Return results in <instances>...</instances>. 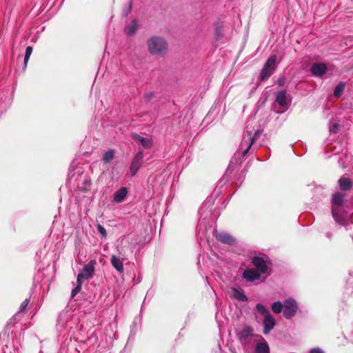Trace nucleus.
Returning <instances> with one entry per match:
<instances>
[{
    "instance_id": "473e14b6",
    "label": "nucleus",
    "mask_w": 353,
    "mask_h": 353,
    "mask_svg": "<svg viewBox=\"0 0 353 353\" xmlns=\"http://www.w3.org/2000/svg\"><path fill=\"white\" fill-rule=\"evenodd\" d=\"M154 94L152 92H150L145 94V97L147 101L150 100L152 98H153Z\"/></svg>"
},
{
    "instance_id": "dca6fc26",
    "label": "nucleus",
    "mask_w": 353,
    "mask_h": 353,
    "mask_svg": "<svg viewBox=\"0 0 353 353\" xmlns=\"http://www.w3.org/2000/svg\"><path fill=\"white\" fill-rule=\"evenodd\" d=\"M232 297L239 301H246L248 300L247 296L245 295L242 290H238L236 288L232 289Z\"/></svg>"
},
{
    "instance_id": "2eb2a0df",
    "label": "nucleus",
    "mask_w": 353,
    "mask_h": 353,
    "mask_svg": "<svg viewBox=\"0 0 353 353\" xmlns=\"http://www.w3.org/2000/svg\"><path fill=\"white\" fill-rule=\"evenodd\" d=\"M132 137L134 139L138 140L142 146L145 148H150L152 145V140L151 139L143 137L137 134H133Z\"/></svg>"
},
{
    "instance_id": "6ab92c4d",
    "label": "nucleus",
    "mask_w": 353,
    "mask_h": 353,
    "mask_svg": "<svg viewBox=\"0 0 353 353\" xmlns=\"http://www.w3.org/2000/svg\"><path fill=\"white\" fill-rule=\"evenodd\" d=\"M339 185L340 188L343 190H347L352 188L351 181L349 179L345 177L341 178L339 180Z\"/></svg>"
},
{
    "instance_id": "c756f323",
    "label": "nucleus",
    "mask_w": 353,
    "mask_h": 353,
    "mask_svg": "<svg viewBox=\"0 0 353 353\" xmlns=\"http://www.w3.org/2000/svg\"><path fill=\"white\" fill-rule=\"evenodd\" d=\"M339 130V125L337 123H332L330 125V130L333 133H337Z\"/></svg>"
},
{
    "instance_id": "1a4fd4ad",
    "label": "nucleus",
    "mask_w": 353,
    "mask_h": 353,
    "mask_svg": "<svg viewBox=\"0 0 353 353\" xmlns=\"http://www.w3.org/2000/svg\"><path fill=\"white\" fill-rule=\"evenodd\" d=\"M252 263L256 268L259 272L261 274L267 273L268 267L264 259L259 256H255L252 259Z\"/></svg>"
},
{
    "instance_id": "ddd939ff",
    "label": "nucleus",
    "mask_w": 353,
    "mask_h": 353,
    "mask_svg": "<svg viewBox=\"0 0 353 353\" xmlns=\"http://www.w3.org/2000/svg\"><path fill=\"white\" fill-rule=\"evenodd\" d=\"M243 277L248 281H254L260 279V274L257 270L251 268L243 272Z\"/></svg>"
},
{
    "instance_id": "20e7f679",
    "label": "nucleus",
    "mask_w": 353,
    "mask_h": 353,
    "mask_svg": "<svg viewBox=\"0 0 353 353\" xmlns=\"http://www.w3.org/2000/svg\"><path fill=\"white\" fill-rule=\"evenodd\" d=\"M276 57L275 55L270 56L263 65L260 77L262 80L269 78L275 70Z\"/></svg>"
},
{
    "instance_id": "f257e3e1",
    "label": "nucleus",
    "mask_w": 353,
    "mask_h": 353,
    "mask_svg": "<svg viewBox=\"0 0 353 353\" xmlns=\"http://www.w3.org/2000/svg\"><path fill=\"white\" fill-rule=\"evenodd\" d=\"M148 52L154 56H162L168 50V43L161 37H152L147 41Z\"/></svg>"
},
{
    "instance_id": "f03ea898",
    "label": "nucleus",
    "mask_w": 353,
    "mask_h": 353,
    "mask_svg": "<svg viewBox=\"0 0 353 353\" xmlns=\"http://www.w3.org/2000/svg\"><path fill=\"white\" fill-rule=\"evenodd\" d=\"M332 213L334 220L339 224H344L345 219L341 214L340 208L343 203V195L341 193H336L332 196Z\"/></svg>"
},
{
    "instance_id": "412c9836",
    "label": "nucleus",
    "mask_w": 353,
    "mask_h": 353,
    "mask_svg": "<svg viewBox=\"0 0 353 353\" xmlns=\"http://www.w3.org/2000/svg\"><path fill=\"white\" fill-rule=\"evenodd\" d=\"M137 24L135 21H132L131 23L125 28V32L128 35H132L137 31Z\"/></svg>"
},
{
    "instance_id": "6e6552de",
    "label": "nucleus",
    "mask_w": 353,
    "mask_h": 353,
    "mask_svg": "<svg viewBox=\"0 0 353 353\" xmlns=\"http://www.w3.org/2000/svg\"><path fill=\"white\" fill-rule=\"evenodd\" d=\"M143 159V151H139L137 154L135 155L134 159L132 161L130 170L131 175L134 176L138 172L139 169L141 166L142 162Z\"/></svg>"
},
{
    "instance_id": "39448f33",
    "label": "nucleus",
    "mask_w": 353,
    "mask_h": 353,
    "mask_svg": "<svg viewBox=\"0 0 353 353\" xmlns=\"http://www.w3.org/2000/svg\"><path fill=\"white\" fill-rule=\"evenodd\" d=\"M283 315L286 319H291L294 316L298 310V305L293 299H288L283 303Z\"/></svg>"
},
{
    "instance_id": "4468645a",
    "label": "nucleus",
    "mask_w": 353,
    "mask_h": 353,
    "mask_svg": "<svg viewBox=\"0 0 353 353\" xmlns=\"http://www.w3.org/2000/svg\"><path fill=\"white\" fill-rule=\"evenodd\" d=\"M110 262L112 265L117 270L118 272H123V259L119 258L115 255H112Z\"/></svg>"
},
{
    "instance_id": "aec40b11",
    "label": "nucleus",
    "mask_w": 353,
    "mask_h": 353,
    "mask_svg": "<svg viewBox=\"0 0 353 353\" xmlns=\"http://www.w3.org/2000/svg\"><path fill=\"white\" fill-rule=\"evenodd\" d=\"M114 157V150L109 149L103 155V161L104 163H109Z\"/></svg>"
},
{
    "instance_id": "393cba45",
    "label": "nucleus",
    "mask_w": 353,
    "mask_h": 353,
    "mask_svg": "<svg viewBox=\"0 0 353 353\" xmlns=\"http://www.w3.org/2000/svg\"><path fill=\"white\" fill-rule=\"evenodd\" d=\"M32 52V48L31 46H28L26 49L25 56H24V68H26L28 61L29 58Z\"/></svg>"
},
{
    "instance_id": "7ed1b4c3",
    "label": "nucleus",
    "mask_w": 353,
    "mask_h": 353,
    "mask_svg": "<svg viewBox=\"0 0 353 353\" xmlns=\"http://www.w3.org/2000/svg\"><path fill=\"white\" fill-rule=\"evenodd\" d=\"M259 136L260 132L259 130L256 131L253 135L252 134V132L248 130L243 134V139L239 145V150L242 151L243 156H245L247 154L252 145Z\"/></svg>"
},
{
    "instance_id": "4be33fe9",
    "label": "nucleus",
    "mask_w": 353,
    "mask_h": 353,
    "mask_svg": "<svg viewBox=\"0 0 353 353\" xmlns=\"http://www.w3.org/2000/svg\"><path fill=\"white\" fill-rule=\"evenodd\" d=\"M252 329L250 326L244 327V328L241 332V337L247 339L252 336Z\"/></svg>"
},
{
    "instance_id": "c85d7f7f",
    "label": "nucleus",
    "mask_w": 353,
    "mask_h": 353,
    "mask_svg": "<svg viewBox=\"0 0 353 353\" xmlns=\"http://www.w3.org/2000/svg\"><path fill=\"white\" fill-rule=\"evenodd\" d=\"M98 232L101 235L102 237L105 238L107 236L105 229L101 225H97V226Z\"/></svg>"
},
{
    "instance_id": "7c9ffc66",
    "label": "nucleus",
    "mask_w": 353,
    "mask_h": 353,
    "mask_svg": "<svg viewBox=\"0 0 353 353\" xmlns=\"http://www.w3.org/2000/svg\"><path fill=\"white\" fill-rule=\"evenodd\" d=\"M30 303V299H26L20 305V312H23L26 310L28 305Z\"/></svg>"
},
{
    "instance_id": "9d476101",
    "label": "nucleus",
    "mask_w": 353,
    "mask_h": 353,
    "mask_svg": "<svg viewBox=\"0 0 353 353\" xmlns=\"http://www.w3.org/2000/svg\"><path fill=\"white\" fill-rule=\"evenodd\" d=\"M214 235L218 241L225 244L232 245L235 242L234 238L226 232H219L215 230Z\"/></svg>"
},
{
    "instance_id": "a878e982",
    "label": "nucleus",
    "mask_w": 353,
    "mask_h": 353,
    "mask_svg": "<svg viewBox=\"0 0 353 353\" xmlns=\"http://www.w3.org/2000/svg\"><path fill=\"white\" fill-rule=\"evenodd\" d=\"M343 90L344 85L342 83H339V85H336L334 90V95L337 98L340 97L343 94Z\"/></svg>"
},
{
    "instance_id": "a211bd4d",
    "label": "nucleus",
    "mask_w": 353,
    "mask_h": 353,
    "mask_svg": "<svg viewBox=\"0 0 353 353\" xmlns=\"http://www.w3.org/2000/svg\"><path fill=\"white\" fill-rule=\"evenodd\" d=\"M255 353H270V348L266 341L259 343L255 347Z\"/></svg>"
},
{
    "instance_id": "9b49d317",
    "label": "nucleus",
    "mask_w": 353,
    "mask_h": 353,
    "mask_svg": "<svg viewBox=\"0 0 353 353\" xmlns=\"http://www.w3.org/2000/svg\"><path fill=\"white\" fill-rule=\"evenodd\" d=\"M327 70V65L323 63H314L310 68L312 74L316 77H322L325 74Z\"/></svg>"
},
{
    "instance_id": "cd10ccee",
    "label": "nucleus",
    "mask_w": 353,
    "mask_h": 353,
    "mask_svg": "<svg viewBox=\"0 0 353 353\" xmlns=\"http://www.w3.org/2000/svg\"><path fill=\"white\" fill-rule=\"evenodd\" d=\"M77 286L72 290L71 296L72 297H74L81 290V285H82V281H79L77 279Z\"/></svg>"
},
{
    "instance_id": "2f4dec72",
    "label": "nucleus",
    "mask_w": 353,
    "mask_h": 353,
    "mask_svg": "<svg viewBox=\"0 0 353 353\" xmlns=\"http://www.w3.org/2000/svg\"><path fill=\"white\" fill-rule=\"evenodd\" d=\"M309 353H324V352L319 347H314L311 349Z\"/></svg>"
},
{
    "instance_id": "5701e85b",
    "label": "nucleus",
    "mask_w": 353,
    "mask_h": 353,
    "mask_svg": "<svg viewBox=\"0 0 353 353\" xmlns=\"http://www.w3.org/2000/svg\"><path fill=\"white\" fill-rule=\"evenodd\" d=\"M91 184L92 183L90 180L85 179L83 181V183L79 186V188L83 192H87L90 190L91 188Z\"/></svg>"
},
{
    "instance_id": "f3484780",
    "label": "nucleus",
    "mask_w": 353,
    "mask_h": 353,
    "mask_svg": "<svg viewBox=\"0 0 353 353\" xmlns=\"http://www.w3.org/2000/svg\"><path fill=\"white\" fill-rule=\"evenodd\" d=\"M127 189L125 188H121L117 190L114 196V201L117 203L122 202L127 196Z\"/></svg>"
},
{
    "instance_id": "0eeeda50",
    "label": "nucleus",
    "mask_w": 353,
    "mask_h": 353,
    "mask_svg": "<svg viewBox=\"0 0 353 353\" xmlns=\"http://www.w3.org/2000/svg\"><path fill=\"white\" fill-rule=\"evenodd\" d=\"M96 261L92 260L88 264L85 265L82 271L77 275V280L88 279L92 277L95 269Z\"/></svg>"
},
{
    "instance_id": "72a5a7b5",
    "label": "nucleus",
    "mask_w": 353,
    "mask_h": 353,
    "mask_svg": "<svg viewBox=\"0 0 353 353\" xmlns=\"http://www.w3.org/2000/svg\"><path fill=\"white\" fill-rule=\"evenodd\" d=\"M278 85L279 86H283L285 83V79H281L277 82Z\"/></svg>"
},
{
    "instance_id": "b1692460",
    "label": "nucleus",
    "mask_w": 353,
    "mask_h": 353,
    "mask_svg": "<svg viewBox=\"0 0 353 353\" xmlns=\"http://www.w3.org/2000/svg\"><path fill=\"white\" fill-rule=\"evenodd\" d=\"M283 307V304L280 301L274 302L272 305V310L276 314H279L282 311Z\"/></svg>"
},
{
    "instance_id": "f8f14e48",
    "label": "nucleus",
    "mask_w": 353,
    "mask_h": 353,
    "mask_svg": "<svg viewBox=\"0 0 353 353\" xmlns=\"http://www.w3.org/2000/svg\"><path fill=\"white\" fill-rule=\"evenodd\" d=\"M263 333L264 334H268L270 333V332L274 328L275 326L276 322L274 317L271 315H266V316L264 317L263 321Z\"/></svg>"
},
{
    "instance_id": "423d86ee",
    "label": "nucleus",
    "mask_w": 353,
    "mask_h": 353,
    "mask_svg": "<svg viewBox=\"0 0 353 353\" xmlns=\"http://www.w3.org/2000/svg\"><path fill=\"white\" fill-rule=\"evenodd\" d=\"M276 102L282 108V110L278 111V112L282 113L288 108L291 103V99L285 90H281L276 94Z\"/></svg>"
},
{
    "instance_id": "bb28decb",
    "label": "nucleus",
    "mask_w": 353,
    "mask_h": 353,
    "mask_svg": "<svg viewBox=\"0 0 353 353\" xmlns=\"http://www.w3.org/2000/svg\"><path fill=\"white\" fill-rule=\"evenodd\" d=\"M256 310L265 316H266V315L270 314L268 310L262 304H257L256 305Z\"/></svg>"
}]
</instances>
